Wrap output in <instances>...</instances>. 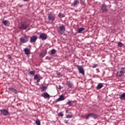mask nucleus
Segmentation results:
<instances>
[{
  "label": "nucleus",
  "mask_w": 125,
  "mask_h": 125,
  "mask_svg": "<svg viewBox=\"0 0 125 125\" xmlns=\"http://www.w3.org/2000/svg\"><path fill=\"white\" fill-rule=\"evenodd\" d=\"M21 6H22V5H20V7H21Z\"/></svg>",
  "instance_id": "nucleus-39"
},
{
  "label": "nucleus",
  "mask_w": 125,
  "mask_h": 125,
  "mask_svg": "<svg viewBox=\"0 0 125 125\" xmlns=\"http://www.w3.org/2000/svg\"><path fill=\"white\" fill-rule=\"evenodd\" d=\"M125 74V68L122 67L120 71H119L117 72V76L118 77H123Z\"/></svg>",
  "instance_id": "nucleus-2"
},
{
  "label": "nucleus",
  "mask_w": 125,
  "mask_h": 125,
  "mask_svg": "<svg viewBox=\"0 0 125 125\" xmlns=\"http://www.w3.org/2000/svg\"><path fill=\"white\" fill-rule=\"evenodd\" d=\"M60 89H61L60 87H61V86L59 85Z\"/></svg>",
  "instance_id": "nucleus-38"
},
{
  "label": "nucleus",
  "mask_w": 125,
  "mask_h": 125,
  "mask_svg": "<svg viewBox=\"0 0 125 125\" xmlns=\"http://www.w3.org/2000/svg\"><path fill=\"white\" fill-rule=\"evenodd\" d=\"M91 118V113H89V114L87 115L85 117L86 120H88L89 118Z\"/></svg>",
  "instance_id": "nucleus-25"
},
{
  "label": "nucleus",
  "mask_w": 125,
  "mask_h": 125,
  "mask_svg": "<svg viewBox=\"0 0 125 125\" xmlns=\"http://www.w3.org/2000/svg\"><path fill=\"white\" fill-rule=\"evenodd\" d=\"M109 7H111V5H109Z\"/></svg>",
  "instance_id": "nucleus-40"
},
{
  "label": "nucleus",
  "mask_w": 125,
  "mask_h": 125,
  "mask_svg": "<svg viewBox=\"0 0 125 125\" xmlns=\"http://www.w3.org/2000/svg\"><path fill=\"white\" fill-rule=\"evenodd\" d=\"M123 45H124V44H123V43H122L121 42H119L118 43V46H119V47H122Z\"/></svg>",
  "instance_id": "nucleus-27"
},
{
  "label": "nucleus",
  "mask_w": 125,
  "mask_h": 125,
  "mask_svg": "<svg viewBox=\"0 0 125 125\" xmlns=\"http://www.w3.org/2000/svg\"><path fill=\"white\" fill-rule=\"evenodd\" d=\"M34 80H37V83H40L41 81V79L39 78V76L38 75H35L34 76Z\"/></svg>",
  "instance_id": "nucleus-18"
},
{
  "label": "nucleus",
  "mask_w": 125,
  "mask_h": 125,
  "mask_svg": "<svg viewBox=\"0 0 125 125\" xmlns=\"http://www.w3.org/2000/svg\"><path fill=\"white\" fill-rule=\"evenodd\" d=\"M0 112H1V114L2 115H3V116H7V115H9V112H8V110L5 109H2L0 110Z\"/></svg>",
  "instance_id": "nucleus-7"
},
{
  "label": "nucleus",
  "mask_w": 125,
  "mask_h": 125,
  "mask_svg": "<svg viewBox=\"0 0 125 125\" xmlns=\"http://www.w3.org/2000/svg\"><path fill=\"white\" fill-rule=\"evenodd\" d=\"M120 99L121 100H125V93H123L122 94L120 95Z\"/></svg>",
  "instance_id": "nucleus-16"
},
{
  "label": "nucleus",
  "mask_w": 125,
  "mask_h": 125,
  "mask_svg": "<svg viewBox=\"0 0 125 125\" xmlns=\"http://www.w3.org/2000/svg\"><path fill=\"white\" fill-rule=\"evenodd\" d=\"M97 66H98V64H95L92 66V68H96V67H97Z\"/></svg>",
  "instance_id": "nucleus-33"
},
{
  "label": "nucleus",
  "mask_w": 125,
  "mask_h": 125,
  "mask_svg": "<svg viewBox=\"0 0 125 125\" xmlns=\"http://www.w3.org/2000/svg\"><path fill=\"white\" fill-rule=\"evenodd\" d=\"M47 52H46V50L45 51H42L40 54L41 56H42V57H44V56H45V55H46V53Z\"/></svg>",
  "instance_id": "nucleus-15"
},
{
  "label": "nucleus",
  "mask_w": 125,
  "mask_h": 125,
  "mask_svg": "<svg viewBox=\"0 0 125 125\" xmlns=\"http://www.w3.org/2000/svg\"><path fill=\"white\" fill-rule=\"evenodd\" d=\"M29 73L30 75H33V76L35 75V71H30L29 72Z\"/></svg>",
  "instance_id": "nucleus-30"
},
{
  "label": "nucleus",
  "mask_w": 125,
  "mask_h": 125,
  "mask_svg": "<svg viewBox=\"0 0 125 125\" xmlns=\"http://www.w3.org/2000/svg\"><path fill=\"white\" fill-rule=\"evenodd\" d=\"M40 39H41L42 41H45L47 39V36L44 33L41 34L40 35Z\"/></svg>",
  "instance_id": "nucleus-8"
},
{
  "label": "nucleus",
  "mask_w": 125,
  "mask_h": 125,
  "mask_svg": "<svg viewBox=\"0 0 125 125\" xmlns=\"http://www.w3.org/2000/svg\"><path fill=\"white\" fill-rule=\"evenodd\" d=\"M58 17H59V18H64V17H65V15L62 13H59L58 14Z\"/></svg>",
  "instance_id": "nucleus-24"
},
{
  "label": "nucleus",
  "mask_w": 125,
  "mask_h": 125,
  "mask_svg": "<svg viewBox=\"0 0 125 125\" xmlns=\"http://www.w3.org/2000/svg\"><path fill=\"white\" fill-rule=\"evenodd\" d=\"M103 87V84H102V83H99L96 89H101V88Z\"/></svg>",
  "instance_id": "nucleus-19"
},
{
  "label": "nucleus",
  "mask_w": 125,
  "mask_h": 125,
  "mask_svg": "<svg viewBox=\"0 0 125 125\" xmlns=\"http://www.w3.org/2000/svg\"><path fill=\"white\" fill-rule=\"evenodd\" d=\"M66 119H71V118H73V115H67L66 116Z\"/></svg>",
  "instance_id": "nucleus-29"
},
{
  "label": "nucleus",
  "mask_w": 125,
  "mask_h": 125,
  "mask_svg": "<svg viewBox=\"0 0 125 125\" xmlns=\"http://www.w3.org/2000/svg\"><path fill=\"white\" fill-rule=\"evenodd\" d=\"M46 88H47V87H45V86H42L41 87V89H42L43 91L46 90Z\"/></svg>",
  "instance_id": "nucleus-28"
},
{
  "label": "nucleus",
  "mask_w": 125,
  "mask_h": 125,
  "mask_svg": "<svg viewBox=\"0 0 125 125\" xmlns=\"http://www.w3.org/2000/svg\"><path fill=\"white\" fill-rule=\"evenodd\" d=\"M66 84L69 88H72V87H73V86L74 85V84H73V82H72V81H67Z\"/></svg>",
  "instance_id": "nucleus-13"
},
{
  "label": "nucleus",
  "mask_w": 125,
  "mask_h": 125,
  "mask_svg": "<svg viewBox=\"0 0 125 125\" xmlns=\"http://www.w3.org/2000/svg\"><path fill=\"white\" fill-rule=\"evenodd\" d=\"M59 28L60 30L59 33H60V34H61V35H63V34H64V33H65V31H66V28H65V25L62 24V25L60 26Z\"/></svg>",
  "instance_id": "nucleus-4"
},
{
  "label": "nucleus",
  "mask_w": 125,
  "mask_h": 125,
  "mask_svg": "<svg viewBox=\"0 0 125 125\" xmlns=\"http://www.w3.org/2000/svg\"><path fill=\"white\" fill-rule=\"evenodd\" d=\"M29 25L30 24H29L21 23L18 26V28L20 30H26Z\"/></svg>",
  "instance_id": "nucleus-3"
},
{
  "label": "nucleus",
  "mask_w": 125,
  "mask_h": 125,
  "mask_svg": "<svg viewBox=\"0 0 125 125\" xmlns=\"http://www.w3.org/2000/svg\"><path fill=\"white\" fill-rule=\"evenodd\" d=\"M8 59H11V56L10 55H8Z\"/></svg>",
  "instance_id": "nucleus-35"
},
{
  "label": "nucleus",
  "mask_w": 125,
  "mask_h": 125,
  "mask_svg": "<svg viewBox=\"0 0 125 125\" xmlns=\"http://www.w3.org/2000/svg\"><path fill=\"white\" fill-rule=\"evenodd\" d=\"M70 101H69L67 103L69 107H71V106H72V103Z\"/></svg>",
  "instance_id": "nucleus-31"
},
{
  "label": "nucleus",
  "mask_w": 125,
  "mask_h": 125,
  "mask_svg": "<svg viewBox=\"0 0 125 125\" xmlns=\"http://www.w3.org/2000/svg\"><path fill=\"white\" fill-rule=\"evenodd\" d=\"M51 53V54H55V53H56V50H55V49H52Z\"/></svg>",
  "instance_id": "nucleus-26"
},
{
  "label": "nucleus",
  "mask_w": 125,
  "mask_h": 125,
  "mask_svg": "<svg viewBox=\"0 0 125 125\" xmlns=\"http://www.w3.org/2000/svg\"><path fill=\"white\" fill-rule=\"evenodd\" d=\"M48 19L49 21H52V22H53V21L55 20V17L53 15L50 14L48 16Z\"/></svg>",
  "instance_id": "nucleus-9"
},
{
  "label": "nucleus",
  "mask_w": 125,
  "mask_h": 125,
  "mask_svg": "<svg viewBox=\"0 0 125 125\" xmlns=\"http://www.w3.org/2000/svg\"><path fill=\"white\" fill-rule=\"evenodd\" d=\"M42 97L43 98H47V99H49L50 98V96L47 93V92H45L41 95Z\"/></svg>",
  "instance_id": "nucleus-10"
},
{
  "label": "nucleus",
  "mask_w": 125,
  "mask_h": 125,
  "mask_svg": "<svg viewBox=\"0 0 125 125\" xmlns=\"http://www.w3.org/2000/svg\"><path fill=\"white\" fill-rule=\"evenodd\" d=\"M65 100V97L63 95L60 96V97L57 99L56 101V102H59L60 101H63Z\"/></svg>",
  "instance_id": "nucleus-12"
},
{
  "label": "nucleus",
  "mask_w": 125,
  "mask_h": 125,
  "mask_svg": "<svg viewBox=\"0 0 125 125\" xmlns=\"http://www.w3.org/2000/svg\"><path fill=\"white\" fill-rule=\"evenodd\" d=\"M84 30L85 29L83 27L80 28L79 29H78V33L80 34L81 33H82V32H83V31H84Z\"/></svg>",
  "instance_id": "nucleus-23"
},
{
  "label": "nucleus",
  "mask_w": 125,
  "mask_h": 125,
  "mask_svg": "<svg viewBox=\"0 0 125 125\" xmlns=\"http://www.w3.org/2000/svg\"><path fill=\"white\" fill-rule=\"evenodd\" d=\"M77 69L79 72V74H81L83 76H84V69H83V67L81 65H79L77 66Z\"/></svg>",
  "instance_id": "nucleus-5"
},
{
  "label": "nucleus",
  "mask_w": 125,
  "mask_h": 125,
  "mask_svg": "<svg viewBox=\"0 0 125 125\" xmlns=\"http://www.w3.org/2000/svg\"><path fill=\"white\" fill-rule=\"evenodd\" d=\"M46 59H47V60H50V59H51V57H46Z\"/></svg>",
  "instance_id": "nucleus-34"
},
{
  "label": "nucleus",
  "mask_w": 125,
  "mask_h": 125,
  "mask_svg": "<svg viewBox=\"0 0 125 125\" xmlns=\"http://www.w3.org/2000/svg\"><path fill=\"white\" fill-rule=\"evenodd\" d=\"M37 40H38V37L36 36H33L31 37L30 42L31 43L35 42Z\"/></svg>",
  "instance_id": "nucleus-11"
},
{
  "label": "nucleus",
  "mask_w": 125,
  "mask_h": 125,
  "mask_svg": "<svg viewBox=\"0 0 125 125\" xmlns=\"http://www.w3.org/2000/svg\"><path fill=\"white\" fill-rule=\"evenodd\" d=\"M59 116H60V117H63L64 116V114H63V113L62 112H60L59 113Z\"/></svg>",
  "instance_id": "nucleus-32"
},
{
  "label": "nucleus",
  "mask_w": 125,
  "mask_h": 125,
  "mask_svg": "<svg viewBox=\"0 0 125 125\" xmlns=\"http://www.w3.org/2000/svg\"><path fill=\"white\" fill-rule=\"evenodd\" d=\"M65 124H68V122H69L68 120H65Z\"/></svg>",
  "instance_id": "nucleus-36"
},
{
  "label": "nucleus",
  "mask_w": 125,
  "mask_h": 125,
  "mask_svg": "<svg viewBox=\"0 0 125 125\" xmlns=\"http://www.w3.org/2000/svg\"><path fill=\"white\" fill-rule=\"evenodd\" d=\"M23 1H28L29 0H22Z\"/></svg>",
  "instance_id": "nucleus-37"
},
{
  "label": "nucleus",
  "mask_w": 125,
  "mask_h": 125,
  "mask_svg": "<svg viewBox=\"0 0 125 125\" xmlns=\"http://www.w3.org/2000/svg\"><path fill=\"white\" fill-rule=\"evenodd\" d=\"M79 3H80V2H79L78 0H75L72 3V5L73 6H76V5H77V4H79Z\"/></svg>",
  "instance_id": "nucleus-17"
},
{
  "label": "nucleus",
  "mask_w": 125,
  "mask_h": 125,
  "mask_svg": "<svg viewBox=\"0 0 125 125\" xmlns=\"http://www.w3.org/2000/svg\"><path fill=\"white\" fill-rule=\"evenodd\" d=\"M91 118H93V119H97L98 118V115L97 114L91 113Z\"/></svg>",
  "instance_id": "nucleus-21"
},
{
  "label": "nucleus",
  "mask_w": 125,
  "mask_h": 125,
  "mask_svg": "<svg viewBox=\"0 0 125 125\" xmlns=\"http://www.w3.org/2000/svg\"><path fill=\"white\" fill-rule=\"evenodd\" d=\"M2 23H3V25L5 26H7V24H8V21L7 20H2Z\"/></svg>",
  "instance_id": "nucleus-22"
},
{
  "label": "nucleus",
  "mask_w": 125,
  "mask_h": 125,
  "mask_svg": "<svg viewBox=\"0 0 125 125\" xmlns=\"http://www.w3.org/2000/svg\"><path fill=\"white\" fill-rule=\"evenodd\" d=\"M8 89L12 91V92L15 93V94H17L18 93L17 90L14 88H9Z\"/></svg>",
  "instance_id": "nucleus-14"
},
{
  "label": "nucleus",
  "mask_w": 125,
  "mask_h": 125,
  "mask_svg": "<svg viewBox=\"0 0 125 125\" xmlns=\"http://www.w3.org/2000/svg\"><path fill=\"white\" fill-rule=\"evenodd\" d=\"M30 36L26 35V34H23L21 37L20 39V42L21 43H26L29 41Z\"/></svg>",
  "instance_id": "nucleus-1"
},
{
  "label": "nucleus",
  "mask_w": 125,
  "mask_h": 125,
  "mask_svg": "<svg viewBox=\"0 0 125 125\" xmlns=\"http://www.w3.org/2000/svg\"><path fill=\"white\" fill-rule=\"evenodd\" d=\"M101 9L103 12H107L108 11V5L105 4H102Z\"/></svg>",
  "instance_id": "nucleus-6"
},
{
  "label": "nucleus",
  "mask_w": 125,
  "mask_h": 125,
  "mask_svg": "<svg viewBox=\"0 0 125 125\" xmlns=\"http://www.w3.org/2000/svg\"><path fill=\"white\" fill-rule=\"evenodd\" d=\"M24 51L25 52V54L28 55V54H30V49H28L27 48L24 49Z\"/></svg>",
  "instance_id": "nucleus-20"
}]
</instances>
